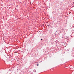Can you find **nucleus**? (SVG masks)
Segmentation results:
<instances>
[{
	"mask_svg": "<svg viewBox=\"0 0 74 74\" xmlns=\"http://www.w3.org/2000/svg\"><path fill=\"white\" fill-rule=\"evenodd\" d=\"M38 65H39L38 64H37V66H38Z\"/></svg>",
	"mask_w": 74,
	"mask_h": 74,
	"instance_id": "f03ea898",
	"label": "nucleus"
},
{
	"mask_svg": "<svg viewBox=\"0 0 74 74\" xmlns=\"http://www.w3.org/2000/svg\"><path fill=\"white\" fill-rule=\"evenodd\" d=\"M56 35H55V36H56Z\"/></svg>",
	"mask_w": 74,
	"mask_h": 74,
	"instance_id": "39448f33",
	"label": "nucleus"
},
{
	"mask_svg": "<svg viewBox=\"0 0 74 74\" xmlns=\"http://www.w3.org/2000/svg\"><path fill=\"white\" fill-rule=\"evenodd\" d=\"M49 27H50V26H51V25H49Z\"/></svg>",
	"mask_w": 74,
	"mask_h": 74,
	"instance_id": "f257e3e1",
	"label": "nucleus"
},
{
	"mask_svg": "<svg viewBox=\"0 0 74 74\" xmlns=\"http://www.w3.org/2000/svg\"><path fill=\"white\" fill-rule=\"evenodd\" d=\"M41 40H42V39H41Z\"/></svg>",
	"mask_w": 74,
	"mask_h": 74,
	"instance_id": "7ed1b4c3",
	"label": "nucleus"
},
{
	"mask_svg": "<svg viewBox=\"0 0 74 74\" xmlns=\"http://www.w3.org/2000/svg\"><path fill=\"white\" fill-rule=\"evenodd\" d=\"M36 71V72L37 71Z\"/></svg>",
	"mask_w": 74,
	"mask_h": 74,
	"instance_id": "20e7f679",
	"label": "nucleus"
}]
</instances>
